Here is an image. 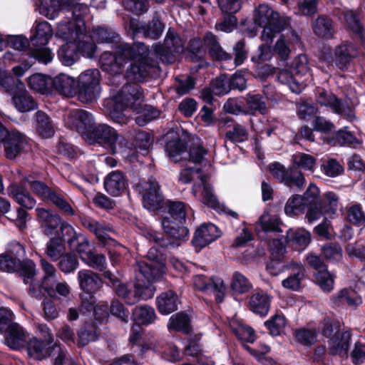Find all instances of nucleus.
I'll list each match as a JSON object with an SVG mask.
<instances>
[{"instance_id": "obj_57", "label": "nucleus", "mask_w": 365, "mask_h": 365, "mask_svg": "<svg viewBox=\"0 0 365 365\" xmlns=\"http://www.w3.org/2000/svg\"><path fill=\"white\" fill-rule=\"evenodd\" d=\"M294 336L299 344L312 346L317 341V331L316 329L299 328L294 331Z\"/></svg>"}, {"instance_id": "obj_42", "label": "nucleus", "mask_w": 365, "mask_h": 365, "mask_svg": "<svg viewBox=\"0 0 365 365\" xmlns=\"http://www.w3.org/2000/svg\"><path fill=\"white\" fill-rule=\"evenodd\" d=\"M292 267L290 268L293 272L289 276L282 280V285L288 289L292 291H299L301 289L302 281L304 278V268L302 264L297 262H291Z\"/></svg>"}, {"instance_id": "obj_23", "label": "nucleus", "mask_w": 365, "mask_h": 365, "mask_svg": "<svg viewBox=\"0 0 365 365\" xmlns=\"http://www.w3.org/2000/svg\"><path fill=\"white\" fill-rule=\"evenodd\" d=\"M272 297L267 292L260 291L250 297L247 307L255 315L265 317L269 312Z\"/></svg>"}, {"instance_id": "obj_58", "label": "nucleus", "mask_w": 365, "mask_h": 365, "mask_svg": "<svg viewBox=\"0 0 365 365\" xmlns=\"http://www.w3.org/2000/svg\"><path fill=\"white\" fill-rule=\"evenodd\" d=\"M78 51L83 57L93 58L96 56L97 46L91 38L86 35L82 36L78 40L75 41Z\"/></svg>"}, {"instance_id": "obj_47", "label": "nucleus", "mask_w": 365, "mask_h": 365, "mask_svg": "<svg viewBox=\"0 0 365 365\" xmlns=\"http://www.w3.org/2000/svg\"><path fill=\"white\" fill-rule=\"evenodd\" d=\"M331 301L336 307L357 306L361 302V298L356 296V293L348 288H344L337 294L332 295Z\"/></svg>"}, {"instance_id": "obj_48", "label": "nucleus", "mask_w": 365, "mask_h": 365, "mask_svg": "<svg viewBox=\"0 0 365 365\" xmlns=\"http://www.w3.org/2000/svg\"><path fill=\"white\" fill-rule=\"evenodd\" d=\"M60 61L66 66L74 64L79 59L78 47L75 42L66 43L58 51Z\"/></svg>"}, {"instance_id": "obj_37", "label": "nucleus", "mask_w": 365, "mask_h": 365, "mask_svg": "<svg viewBox=\"0 0 365 365\" xmlns=\"http://www.w3.org/2000/svg\"><path fill=\"white\" fill-rule=\"evenodd\" d=\"M199 115L205 125L210 126L215 125L219 128H223L226 126L230 127L234 121L232 118L228 116L215 117L213 109L205 105L202 107Z\"/></svg>"}, {"instance_id": "obj_49", "label": "nucleus", "mask_w": 365, "mask_h": 365, "mask_svg": "<svg viewBox=\"0 0 365 365\" xmlns=\"http://www.w3.org/2000/svg\"><path fill=\"white\" fill-rule=\"evenodd\" d=\"M258 223L264 232H282L280 225L282 222L277 215H270L269 212L264 211L259 217Z\"/></svg>"}, {"instance_id": "obj_27", "label": "nucleus", "mask_w": 365, "mask_h": 365, "mask_svg": "<svg viewBox=\"0 0 365 365\" xmlns=\"http://www.w3.org/2000/svg\"><path fill=\"white\" fill-rule=\"evenodd\" d=\"M354 46L351 43L345 42L336 46L334 49V63L341 71H348L351 62L355 57Z\"/></svg>"}, {"instance_id": "obj_54", "label": "nucleus", "mask_w": 365, "mask_h": 365, "mask_svg": "<svg viewBox=\"0 0 365 365\" xmlns=\"http://www.w3.org/2000/svg\"><path fill=\"white\" fill-rule=\"evenodd\" d=\"M93 37L99 43L117 44L120 39V35L110 28L99 26L93 31Z\"/></svg>"}, {"instance_id": "obj_22", "label": "nucleus", "mask_w": 365, "mask_h": 365, "mask_svg": "<svg viewBox=\"0 0 365 365\" xmlns=\"http://www.w3.org/2000/svg\"><path fill=\"white\" fill-rule=\"evenodd\" d=\"M62 231L68 237L66 238V243L69 247L71 250L75 249L79 254L81 259L83 255L91 251L90 242L87 237L84 235L76 233L71 225L63 226Z\"/></svg>"}, {"instance_id": "obj_34", "label": "nucleus", "mask_w": 365, "mask_h": 365, "mask_svg": "<svg viewBox=\"0 0 365 365\" xmlns=\"http://www.w3.org/2000/svg\"><path fill=\"white\" fill-rule=\"evenodd\" d=\"M51 92L55 91L67 96H72L75 94L76 81L73 78L64 73H60L54 78H51Z\"/></svg>"}, {"instance_id": "obj_18", "label": "nucleus", "mask_w": 365, "mask_h": 365, "mask_svg": "<svg viewBox=\"0 0 365 365\" xmlns=\"http://www.w3.org/2000/svg\"><path fill=\"white\" fill-rule=\"evenodd\" d=\"M120 101H123L129 108L139 113L144 100L143 91L138 83H128L123 86L117 93Z\"/></svg>"}, {"instance_id": "obj_64", "label": "nucleus", "mask_w": 365, "mask_h": 365, "mask_svg": "<svg viewBox=\"0 0 365 365\" xmlns=\"http://www.w3.org/2000/svg\"><path fill=\"white\" fill-rule=\"evenodd\" d=\"M82 261L89 267L103 272L106 268V259L103 254L96 253L93 251L88 252L82 257Z\"/></svg>"}, {"instance_id": "obj_59", "label": "nucleus", "mask_w": 365, "mask_h": 365, "mask_svg": "<svg viewBox=\"0 0 365 365\" xmlns=\"http://www.w3.org/2000/svg\"><path fill=\"white\" fill-rule=\"evenodd\" d=\"M187 148V143L179 136L168 140L165 145V150L170 158H175L185 153Z\"/></svg>"}, {"instance_id": "obj_32", "label": "nucleus", "mask_w": 365, "mask_h": 365, "mask_svg": "<svg viewBox=\"0 0 365 365\" xmlns=\"http://www.w3.org/2000/svg\"><path fill=\"white\" fill-rule=\"evenodd\" d=\"M204 44L208 50V54L215 61H228L232 59V55L223 50L217 36L212 32H207L204 36Z\"/></svg>"}, {"instance_id": "obj_25", "label": "nucleus", "mask_w": 365, "mask_h": 365, "mask_svg": "<svg viewBox=\"0 0 365 365\" xmlns=\"http://www.w3.org/2000/svg\"><path fill=\"white\" fill-rule=\"evenodd\" d=\"M326 142L331 146L350 148H355L361 143V141L352 132L348 130V127H344L330 133L327 136Z\"/></svg>"}, {"instance_id": "obj_17", "label": "nucleus", "mask_w": 365, "mask_h": 365, "mask_svg": "<svg viewBox=\"0 0 365 365\" xmlns=\"http://www.w3.org/2000/svg\"><path fill=\"white\" fill-rule=\"evenodd\" d=\"M88 138L93 143H98L101 146L110 150L112 153H115L118 133L111 126L107 124L96 125L91 130V133L88 136Z\"/></svg>"}, {"instance_id": "obj_51", "label": "nucleus", "mask_w": 365, "mask_h": 365, "mask_svg": "<svg viewBox=\"0 0 365 365\" xmlns=\"http://www.w3.org/2000/svg\"><path fill=\"white\" fill-rule=\"evenodd\" d=\"M286 324L287 319L282 313H276L264 323L269 334L272 336H278L283 334Z\"/></svg>"}, {"instance_id": "obj_24", "label": "nucleus", "mask_w": 365, "mask_h": 365, "mask_svg": "<svg viewBox=\"0 0 365 365\" xmlns=\"http://www.w3.org/2000/svg\"><path fill=\"white\" fill-rule=\"evenodd\" d=\"M86 28L81 27L76 22L68 19L61 21L57 26V36L66 43L75 42L82 36H85Z\"/></svg>"}, {"instance_id": "obj_12", "label": "nucleus", "mask_w": 365, "mask_h": 365, "mask_svg": "<svg viewBox=\"0 0 365 365\" xmlns=\"http://www.w3.org/2000/svg\"><path fill=\"white\" fill-rule=\"evenodd\" d=\"M315 96L319 104L330 108L335 113L349 118L355 117L354 114L351 115L353 110L348 103L338 98L332 92L322 87H317Z\"/></svg>"}, {"instance_id": "obj_7", "label": "nucleus", "mask_w": 365, "mask_h": 365, "mask_svg": "<svg viewBox=\"0 0 365 365\" xmlns=\"http://www.w3.org/2000/svg\"><path fill=\"white\" fill-rule=\"evenodd\" d=\"M101 72L98 68L87 69L81 73L76 83L75 94L83 103H91L99 97Z\"/></svg>"}, {"instance_id": "obj_53", "label": "nucleus", "mask_w": 365, "mask_h": 365, "mask_svg": "<svg viewBox=\"0 0 365 365\" xmlns=\"http://www.w3.org/2000/svg\"><path fill=\"white\" fill-rule=\"evenodd\" d=\"M61 234H57L51 237L46 245V254L52 259H58L61 255V249L63 244L66 243V238L68 237L64 232L62 231Z\"/></svg>"}, {"instance_id": "obj_4", "label": "nucleus", "mask_w": 365, "mask_h": 365, "mask_svg": "<svg viewBox=\"0 0 365 365\" xmlns=\"http://www.w3.org/2000/svg\"><path fill=\"white\" fill-rule=\"evenodd\" d=\"M321 334L329 339V354L341 359L349 357L351 334L350 331L341 330L340 322L334 317H326L320 322Z\"/></svg>"}, {"instance_id": "obj_63", "label": "nucleus", "mask_w": 365, "mask_h": 365, "mask_svg": "<svg viewBox=\"0 0 365 365\" xmlns=\"http://www.w3.org/2000/svg\"><path fill=\"white\" fill-rule=\"evenodd\" d=\"M28 56L31 59V64L36 61L39 63L48 64L52 61L53 57L51 51L44 46L35 47L28 51Z\"/></svg>"}, {"instance_id": "obj_38", "label": "nucleus", "mask_w": 365, "mask_h": 365, "mask_svg": "<svg viewBox=\"0 0 365 365\" xmlns=\"http://www.w3.org/2000/svg\"><path fill=\"white\" fill-rule=\"evenodd\" d=\"M313 31L316 36L324 39H331L334 35L333 20L328 16L319 15L313 23Z\"/></svg>"}, {"instance_id": "obj_41", "label": "nucleus", "mask_w": 365, "mask_h": 365, "mask_svg": "<svg viewBox=\"0 0 365 365\" xmlns=\"http://www.w3.org/2000/svg\"><path fill=\"white\" fill-rule=\"evenodd\" d=\"M36 130L40 136L49 138L54 135L55 129L51 117L43 110L35 113Z\"/></svg>"}, {"instance_id": "obj_56", "label": "nucleus", "mask_w": 365, "mask_h": 365, "mask_svg": "<svg viewBox=\"0 0 365 365\" xmlns=\"http://www.w3.org/2000/svg\"><path fill=\"white\" fill-rule=\"evenodd\" d=\"M195 285L197 287V289L202 292H207L210 289H213L216 291L217 293L215 296V301L217 303H221L223 301L224 298V283L223 281H221L220 283H217L215 282H205L204 276L199 277V282H195Z\"/></svg>"}, {"instance_id": "obj_50", "label": "nucleus", "mask_w": 365, "mask_h": 365, "mask_svg": "<svg viewBox=\"0 0 365 365\" xmlns=\"http://www.w3.org/2000/svg\"><path fill=\"white\" fill-rule=\"evenodd\" d=\"M204 38L200 37L191 38L187 46V58L192 63L201 62L205 56L206 51L203 48Z\"/></svg>"}, {"instance_id": "obj_61", "label": "nucleus", "mask_w": 365, "mask_h": 365, "mask_svg": "<svg viewBox=\"0 0 365 365\" xmlns=\"http://www.w3.org/2000/svg\"><path fill=\"white\" fill-rule=\"evenodd\" d=\"M252 288L250 281L242 274L235 272L231 282V289L234 293L242 294L247 293Z\"/></svg>"}, {"instance_id": "obj_21", "label": "nucleus", "mask_w": 365, "mask_h": 365, "mask_svg": "<svg viewBox=\"0 0 365 365\" xmlns=\"http://www.w3.org/2000/svg\"><path fill=\"white\" fill-rule=\"evenodd\" d=\"M80 289L86 295H95L103 285L100 275L89 269H82L78 273Z\"/></svg>"}, {"instance_id": "obj_40", "label": "nucleus", "mask_w": 365, "mask_h": 365, "mask_svg": "<svg viewBox=\"0 0 365 365\" xmlns=\"http://www.w3.org/2000/svg\"><path fill=\"white\" fill-rule=\"evenodd\" d=\"M3 334L4 344L14 350H18L21 347L26 337L24 329L17 323L10 325Z\"/></svg>"}, {"instance_id": "obj_39", "label": "nucleus", "mask_w": 365, "mask_h": 365, "mask_svg": "<svg viewBox=\"0 0 365 365\" xmlns=\"http://www.w3.org/2000/svg\"><path fill=\"white\" fill-rule=\"evenodd\" d=\"M53 36L51 26L47 21L38 23L34 29V34L30 37V41L34 47L45 46Z\"/></svg>"}, {"instance_id": "obj_60", "label": "nucleus", "mask_w": 365, "mask_h": 365, "mask_svg": "<svg viewBox=\"0 0 365 365\" xmlns=\"http://www.w3.org/2000/svg\"><path fill=\"white\" fill-rule=\"evenodd\" d=\"M182 354L186 357H190L187 360H199L200 358L209 357L203 354L202 346L196 338H191L185 346Z\"/></svg>"}, {"instance_id": "obj_55", "label": "nucleus", "mask_w": 365, "mask_h": 365, "mask_svg": "<svg viewBox=\"0 0 365 365\" xmlns=\"http://www.w3.org/2000/svg\"><path fill=\"white\" fill-rule=\"evenodd\" d=\"M16 266V272L23 278L24 282L25 284L31 282L36 274L34 262L29 259H26L22 261L19 259Z\"/></svg>"}, {"instance_id": "obj_8", "label": "nucleus", "mask_w": 365, "mask_h": 365, "mask_svg": "<svg viewBox=\"0 0 365 365\" xmlns=\"http://www.w3.org/2000/svg\"><path fill=\"white\" fill-rule=\"evenodd\" d=\"M135 190L141 196L143 207L151 212L163 208L165 197L159 182L154 178L140 180L135 186Z\"/></svg>"}, {"instance_id": "obj_5", "label": "nucleus", "mask_w": 365, "mask_h": 365, "mask_svg": "<svg viewBox=\"0 0 365 365\" xmlns=\"http://www.w3.org/2000/svg\"><path fill=\"white\" fill-rule=\"evenodd\" d=\"M0 89L12 96L14 105L19 112L26 113L37 108V103L26 91L25 84L6 71H0Z\"/></svg>"}, {"instance_id": "obj_16", "label": "nucleus", "mask_w": 365, "mask_h": 365, "mask_svg": "<svg viewBox=\"0 0 365 365\" xmlns=\"http://www.w3.org/2000/svg\"><path fill=\"white\" fill-rule=\"evenodd\" d=\"M221 234L217 226L211 222H204L195 230L191 245L199 252L219 238Z\"/></svg>"}, {"instance_id": "obj_9", "label": "nucleus", "mask_w": 365, "mask_h": 365, "mask_svg": "<svg viewBox=\"0 0 365 365\" xmlns=\"http://www.w3.org/2000/svg\"><path fill=\"white\" fill-rule=\"evenodd\" d=\"M30 189L34 195L41 200L52 202L55 206L61 210L64 213L73 216L75 214L73 209L66 199L61 195L52 190L46 182L36 180L31 175L25 178Z\"/></svg>"}, {"instance_id": "obj_52", "label": "nucleus", "mask_w": 365, "mask_h": 365, "mask_svg": "<svg viewBox=\"0 0 365 365\" xmlns=\"http://www.w3.org/2000/svg\"><path fill=\"white\" fill-rule=\"evenodd\" d=\"M58 259V267L64 274L73 273L79 267L78 255L73 252L62 254Z\"/></svg>"}, {"instance_id": "obj_45", "label": "nucleus", "mask_w": 365, "mask_h": 365, "mask_svg": "<svg viewBox=\"0 0 365 365\" xmlns=\"http://www.w3.org/2000/svg\"><path fill=\"white\" fill-rule=\"evenodd\" d=\"M51 77L42 73H34L27 78L28 86L31 90L41 94L51 93Z\"/></svg>"}, {"instance_id": "obj_30", "label": "nucleus", "mask_w": 365, "mask_h": 365, "mask_svg": "<svg viewBox=\"0 0 365 365\" xmlns=\"http://www.w3.org/2000/svg\"><path fill=\"white\" fill-rule=\"evenodd\" d=\"M289 245L294 250H304L311 242V234L304 228H289L286 232Z\"/></svg>"}, {"instance_id": "obj_36", "label": "nucleus", "mask_w": 365, "mask_h": 365, "mask_svg": "<svg viewBox=\"0 0 365 365\" xmlns=\"http://www.w3.org/2000/svg\"><path fill=\"white\" fill-rule=\"evenodd\" d=\"M99 63L101 69L113 76L121 74L123 72L122 63L118 58L116 51L114 52L104 51L99 58Z\"/></svg>"}, {"instance_id": "obj_46", "label": "nucleus", "mask_w": 365, "mask_h": 365, "mask_svg": "<svg viewBox=\"0 0 365 365\" xmlns=\"http://www.w3.org/2000/svg\"><path fill=\"white\" fill-rule=\"evenodd\" d=\"M75 120L77 131L87 137L91 133V130L96 125L93 115L85 110H78L76 112Z\"/></svg>"}, {"instance_id": "obj_14", "label": "nucleus", "mask_w": 365, "mask_h": 365, "mask_svg": "<svg viewBox=\"0 0 365 365\" xmlns=\"http://www.w3.org/2000/svg\"><path fill=\"white\" fill-rule=\"evenodd\" d=\"M27 352L30 357L36 360H42L53 356L56 351H61V346L49 336L48 339H38L33 337L27 344Z\"/></svg>"}, {"instance_id": "obj_6", "label": "nucleus", "mask_w": 365, "mask_h": 365, "mask_svg": "<svg viewBox=\"0 0 365 365\" xmlns=\"http://www.w3.org/2000/svg\"><path fill=\"white\" fill-rule=\"evenodd\" d=\"M139 272L146 280L136 279L135 282V294L138 298L147 299L153 295V283L160 281L165 274V262H138Z\"/></svg>"}, {"instance_id": "obj_31", "label": "nucleus", "mask_w": 365, "mask_h": 365, "mask_svg": "<svg viewBox=\"0 0 365 365\" xmlns=\"http://www.w3.org/2000/svg\"><path fill=\"white\" fill-rule=\"evenodd\" d=\"M158 319L154 308L145 304L136 306L133 309L130 319L133 324L138 326H149L153 324Z\"/></svg>"}, {"instance_id": "obj_20", "label": "nucleus", "mask_w": 365, "mask_h": 365, "mask_svg": "<svg viewBox=\"0 0 365 365\" xmlns=\"http://www.w3.org/2000/svg\"><path fill=\"white\" fill-rule=\"evenodd\" d=\"M181 300L178 294L172 289L161 292L155 298V306L158 312L164 316L169 315L178 309Z\"/></svg>"}, {"instance_id": "obj_2", "label": "nucleus", "mask_w": 365, "mask_h": 365, "mask_svg": "<svg viewBox=\"0 0 365 365\" xmlns=\"http://www.w3.org/2000/svg\"><path fill=\"white\" fill-rule=\"evenodd\" d=\"M166 215L161 217L163 232L150 230L149 239L163 248L175 247L189 237V229L186 225L187 205L181 201L168 200L164 203Z\"/></svg>"}, {"instance_id": "obj_10", "label": "nucleus", "mask_w": 365, "mask_h": 365, "mask_svg": "<svg viewBox=\"0 0 365 365\" xmlns=\"http://www.w3.org/2000/svg\"><path fill=\"white\" fill-rule=\"evenodd\" d=\"M0 143L3 144L5 157L14 160L24 153L28 147L26 137L16 129L9 130L0 120Z\"/></svg>"}, {"instance_id": "obj_15", "label": "nucleus", "mask_w": 365, "mask_h": 365, "mask_svg": "<svg viewBox=\"0 0 365 365\" xmlns=\"http://www.w3.org/2000/svg\"><path fill=\"white\" fill-rule=\"evenodd\" d=\"M36 212L42 232L47 236L61 234L62 227L71 225L63 220L59 215L53 213L50 210L37 207Z\"/></svg>"}, {"instance_id": "obj_13", "label": "nucleus", "mask_w": 365, "mask_h": 365, "mask_svg": "<svg viewBox=\"0 0 365 365\" xmlns=\"http://www.w3.org/2000/svg\"><path fill=\"white\" fill-rule=\"evenodd\" d=\"M125 28L131 32L133 38L143 34L145 38L158 39L162 35L165 25L157 17L153 18L151 21L144 25H140L139 19L130 18L125 24Z\"/></svg>"}, {"instance_id": "obj_1", "label": "nucleus", "mask_w": 365, "mask_h": 365, "mask_svg": "<svg viewBox=\"0 0 365 365\" xmlns=\"http://www.w3.org/2000/svg\"><path fill=\"white\" fill-rule=\"evenodd\" d=\"M319 187L310 183L303 195H294L284 206V212L289 217H297L307 212L306 217L312 222L322 216L334 215L338 209L339 198L334 192H327L320 197Z\"/></svg>"}, {"instance_id": "obj_29", "label": "nucleus", "mask_w": 365, "mask_h": 365, "mask_svg": "<svg viewBox=\"0 0 365 365\" xmlns=\"http://www.w3.org/2000/svg\"><path fill=\"white\" fill-rule=\"evenodd\" d=\"M115 51L118 54V58L120 63H122V68L128 61H133L141 54L140 51L144 47L143 43H120V41L115 44Z\"/></svg>"}, {"instance_id": "obj_33", "label": "nucleus", "mask_w": 365, "mask_h": 365, "mask_svg": "<svg viewBox=\"0 0 365 365\" xmlns=\"http://www.w3.org/2000/svg\"><path fill=\"white\" fill-rule=\"evenodd\" d=\"M167 327L170 331L189 334L192 330L191 318L185 311H180L170 317Z\"/></svg>"}, {"instance_id": "obj_26", "label": "nucleus", "mask_w": 365, "mask_h": 365, "mask_svg": "<svg viewBox=\"0 0 365 365\" xmlns=\"http://www.w3.org/2000/svg\"><path fill=\"white\" fill-rule=\"evenodd\" d=\"M128 186V180L122 171L115 170L109 173L104 180V187L110 195H120Z\"/></svg>"}, {"instance_id": "obj_43", "label": "nucleus", "mask_w": 365, "mask_h": 365, "mask_svg": "<svg viewBox=\"0 0 365 365\" xmlns=\"http://www.w3.org/2000/svg\"><path fill=\"white\" fill-rule=\"evenodd\" d=\"M98 327L93 322H86L77 331L76 344L78 347H83L98 338Z\"/></svg>"}, {"instance_id": "obj_35", "label": "nucleus", "mask_w": 365, "mask_h": 365, "mask_svg": "<svg viewBox=\"0 0 365 365\" xmlns=\"http://www.w3.org/2000/svg\"><path fill=\"white\" fill-rule=\"evenodd\" d=\"M104 106L109 112L110 115L115 123L120 125L126 123L127 117L123 111L128 108L123 101H120L118 94L105 101Z\"/></svg>"}, {"instance_id": "obj_28", "label": "nucleus", "mask_w": 365, "mask_h": 365, "mask_svg": "<svg viewBox=\"0 0 365 365\" xmlns=\"http://www.w3.org/2000/svg\"><path fill=\"white\" fill-rule=\"evenodd\" d=\"M8 192L16 203L26 209L34 208L36 203L27 187L22 184H11L8 187Z\"/></svg>"}, {"instance_id": "obj_44", "label": "nucleus", "mask_w": 365, "mask_h": 365, "mask_svg": "<svg viewBox=\"0 0 365 365\" xmlns=\"http://www.w3.org/2000/svg\"><path fill=\"white\" fill-rule=\"evenodd\" d=\"M242 99L245 102V114L255 115L259 113L264 115L267 113L266 103L262 95L249 93Z\"/></svg>"}, {"instance_id": "obj_19", "label": "nucleus", "mask_w": 365, "mask_h": 365, "mask_svg": "<svg viewBox=\"0 0 365 365\" xmlns=\"http://www.w3.org/2000/svg\"><path fill=\"white\" fill-rule=\"evenodd\" d=\"M307 72V67L296 63L288 69H282L277 73V78L282 83L288 84L292 92L299 93L302 91L299 78Z\"/></svg>"}, {"instance_id": "obj_3", "label": "nucleus", "mask_w": 365, "mask_h": 365, "mask_svg": "<svg viewBox=\"0 0 365 365\" xmlns=\"http://www.w3.org/2000/svg\"><path fill=\"white\" fill-rule=\"evenodd\" d=\"M254 26L247 27L243 31L248 37H254L257 34V28H262L261 38L263 41L272 42L276 34L281 33L290 25V19L282 16L265 4H259L253 11Z\"/></svg>"}, {"instance_id": "obj_11", "label": "nucleus", "mask_w": 365, "mask_h": 365, "mask_svg": "<svg viewBox=\"0 0 365 365\" xmlns=\"http://www.w3.org/2000/svg\"><path fill=\"white\" fill-rule=\"evenodd\" d=\"M155 67V63L150 57L140 55L131 61L126 69L125 78L128 81L133 83H143L151 76V73Z\"/></svg>"}, {"instance_id": "obj_62", "label": "nucleus", "mask_w": 365, "mask_h": 365, "mask_svg": "<svg viewBox=\"0 0 365 365\" xmlns=\"http://www.w3.org/2000/svg\"><path fill=\"white\" fill-rule=\"evenodd\" d=\"M314 277L317 284L324 292H330L334 289L335 275L328 269L317 272Z\"/></svg>"}]
</instances>
